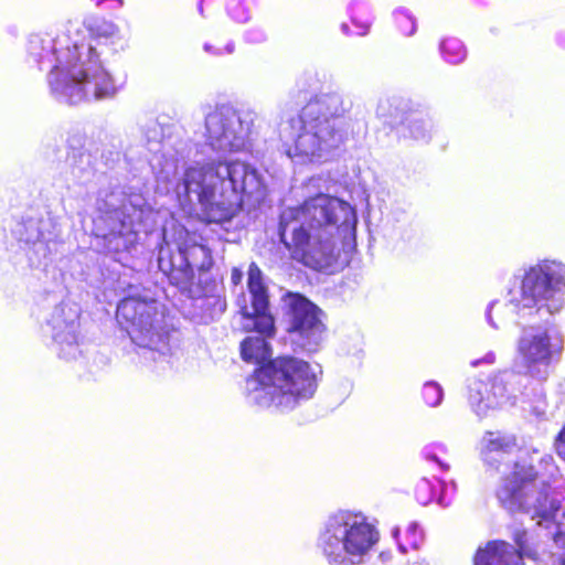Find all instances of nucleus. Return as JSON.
<instances>
[{
	"label": "nucleus",
	"mask_w": 565,
	"mask_h": 565,
	"mask_svg": "<svg viewBox=\"0 0 565 565\" xmlns=\"http://www.w3.org/2000/svg\"><path fill=\"white\" fill-rule=\"evenodd\" d=\"M257 114L252 109H236L222 105L205 116V147L217 156L205 163L189 166L181 178L170 180L172 164L166 163L163 179L174 186L180 201L196 202L210 223L230 221L244 201L260 203L267 195L263 175L252 164L234 160L222 161L230 153L243 151L249 141Z\"/></svg>",
	"instance_id": "obj_1"
},
{
	"label": "nucleus",
	"mask_w": 565,
	"mask_h": 565,
	"mask_svg": "<svg viewBox=\"0 0 565 565\" xmlns=\"http://www.w3.org/2000/svg\"><path fill=\"white\" fill-rule=\"evenodd\" d=\"M56 34H33L28 52L41 67L49 66V84L56 98L70 104L113 97L116 85L105 70L92 41L114 43L121 39L119 28L100 17H87Z\"/></svg>",
	"instance_id": "obj_2"
},
{
	"label": "nucleus",
	"mask_w": 565,
	"mask_h": 565,
	"mask_svg": "<svg viewBox=\"0 0 565 565\" xmlns=\"http://www.w3.org/2000/svg\"><path fill=\"white\" fill-rule=\"evenodd\" d=\"M356 222L355 210L348 202L320 193L284 210L279 232L295 260L323 270L339 256L338 241L349 245L354 239Z\"/></svg>",
	"instance_id": "obj_3"
},
{
	"label": "nucleus",
	"mask_w": 565,
	"mask_h": 565,
	"mask_svg": "<svg viewBox=\"0 0 565 565\" xmlns=\"http://www.w3.org/2000/svg\"><path fill=\"white\" fill-rule=\"evenodd\" d=\"M558 476L551 455H543L537 467L518 460L495 490L504 510L524 513L548 531L552 544L540 554V565H565V497L556 486Z\"/></svg>",
	"instance_id": "obj_4"
},
{
	"label": "nucleus",
	"mask_w": 565,
	"mask_h": 565,
	"mask_svg": "<svg viewBox=\"0 0 565 565\" xmlns=\"http://www.w3.org/2000/svg\"><path fill=\"white\" fill-rule=\"evenodd\" d=\"M565 264L556 259H542L524 268L519 286L508 292V302L494 301L488 309L489 323L498 329L508 309L518 318L526 319L542 312L555 315L564 306Z\"/></svg>",
	"instance_id": "obj_5"
},
{
	"label": "nucleus",
	"mask_w": 565,
	"mask_h": 565,
	"mask_svg": "<svg viewBox=\"0 0 565 565\" xmlns=\"http://www.w3.org/2000/svg\"><path fill=\"white\" fill-rule=\"evenodd\" d=\"M316 390L315 367L294 356L277 358L246 380V392L252 403L281 412L291 411L308 401Z\"/></svg>",
	"instance_id": "obj_6"
},
{
	"label": "nucleus",
	"mask_w": 565,
	"mask_h": 565,
	"mask_svg": "<svg viewBox=\"0 0 565 565\" xmlns=\"http://www.w3.org/2000/svg\"><path fill=\"white\" fill-rule=\"evenodd\" d=\"M379 539L376 526L366 515L339 510L321 525L317 546L329 565H362Z\"/></svg>",
	"instance_id": "obj_7"
},
{
	"label": "nucleus",
	"mask_w": 565,
	"mask_h": 565,
	"mask_svg": "<svg viewBox=\"0 0 565 565\" xmlns=\"http://www.w3.org/2000/svg\"><path fill=\"white\" fill-rule=\"evenodd\" d=\"M146 212L142 196L111 193L98 202L97 214L93 220L94 234L110 254L130 252L138 239L136 225L142 221Z\"/></svg>",
	"instance_id": "obj_8"
},
{
	"label": "nucleus",
	"mask_w": 565,
	"mask_h": 565,
	"mask_svg": "<svg viewBox=\"0 0 565 565\" xmlns=\"http://www.w3.org/2000/svg\"><path fill=\"white\" fill-rule=\"evenodd\" d=\"M281 149L296 163L328 161L343 142V134L332 121L292 116L279 125Z\"/></svg>",
	"instance_id": "obj_9"
},
{
	"label": "nucleus",
	"mask_w": 565,
	"mask_h": 565,
	"mask_svg": "<svg viewBox=\"0 0 565 565\" xmlns=\"http://www.w3.org/2000/svg\"><path fill=\"white\" fill-rule=\"evenodd\" d=\"M116 318L131 341L142 349L166 355L170 332L162 303L148 296H128L117 306Z\"/></svg>",
	"instance_id": "obj_10"
},
{
	"label": "nucleus",
	"mask_w": 565,
	"mask_h": 565,
	"mask_svg": "<svg viewBox=\"0 0 565 565\" xmlns=\"http://www.w3.org/2000/svg\"><path fill=\"white\" fill-rule=\"evenodd\" d=\"M564 349L562 335L546 324H530L521 329L515 341V352L526 374L535 380L545 381L552 363Z\"/></svg>",
	"instance_id": "obj_11"
},
{
	"label": "nucleus",
	"mask_w": 565,
	"mask_h": 565,
	"mask_svg": "<svg viewBox=\"0 0 565 565\" xmlns=\"http://www.w3.org/2000/svg\"><path fill=\"white\" fill-rule=\"evenodd\" d=\"M177 235L174 244L178 252L172 254L169 243L167 246H161L158 254V267L173 285L185 289L192 284L195 269L205 270L211 267L212 257L210 250L185 228H178ZM164 239H167V233H164Z\"/></svg>",
	"instance_id": "obj_12"
},
{
	"label": "nucleus",
	"mask_w": 565,
	"mask_h": 565,
	"mask_svg": "<svg viewBox=\"0 0 565 565\" xmlns=\"http://www.w3.org/2000/svg\"><path fill=\"white\" fill-rule=\"evenodd\" d=\"M525 380L510 370L495 373L487 381L475 379L468 385V403L478 417H488L497 409L514 405L523 393Z\"/></svg>",
	"instance_id": "obj_13"
},
{
	"label": "nucleus",
	"mask_w": 565,
	"mask_h": 565,
	"mask_svg": "<svg viewBox=\"0 0 565 565\" xmlns=\"http://www.w3.org/2000/svg\"><path fill=\"white\" fill-rule=\"evenodd\" d=\"M248 292L242 291L236 298V306L242 317L245 331L269 334L274 330V318L269 313L268 290L263 274L255 263L248 268Z\"/></svg>",
	"instance_id": "obj_14"
},
{
	"label": "nucleus",
	"mask_w": 565,
	"mask_h": 565,
	"mask_svg": "<svg viewBox=\"0 0 565 565\" xmlns=\"http://www.w3.org/2000/svg\"><path fill=\"white\" fill-rule=\"evenodd\" d=\"M285 301L288 307L292 341L308 352L316 351L324 331L318 307L298 294L289 295Z\"/></svg>",
	"instance_id": "obj_15"
},
{
	"label": "nucleus",
	"mask_w": 565,
	"mask_h": 565,
	"mask_svg": "<svg viewBox=\"0 0 565 565\" xmlns=\"http://www.w3.org/2000/svg\"><path fill=\"white\" fill-rule=\"evenodd\" d=\"M78 317L77 306L62 303L57 306L49 324L52 328V337L58 347L60 356L65 360L76 359L79 354L78 349Z\"/></svg>",
	"instance_id": "obj_16"
},
{
	"label": "nucleus",
	"mask_w": 565,
	"mask_h": 565,
	"mask_svg": "<svg viewBox=\"0 0 565 565\" xmlns=\"http://www.w3.org/2000/svg\"><path fill=\"white\" fill-rule=\"evenodd\" d=\"M51 225L50 220L28 218L17 224L13 230L14 236L20 242L31 246L29 258L32 265H40L42 259L51 253L50 243L53 239V234L50 231Z\"/></svg>",
	"instance_id": "obj_17"
},
{
	"label": "nucleus",
	"mask_w": 565,
	"mask_h": 565,
	"mask_svg": "<svg viewBox=\"0 0 565 565\" xmlns=\"http://www.w3.org/2000/svg\"><path fill=\"white\" fill-rule=\"evenodd\" d=\"M518 548L507 542L494 541L480 547L475 556V565H524L523 555H530L526 547V533H516Z\"/></svg>",
	"instance_id": "obj_18"
},
{
	"label": "nucleus",
	"mask_w": 565,
	"mask_h": 565,
	"mask_svg": "<svg viewBox=\"0 0 565 565\" xmlns=\"http://www.w3.org/2000/svg\"><path fill=\"white\" fill-rule=\"evenodd\" d=\"M349 110L343 97L337 93L322 94L311 99L301 111V116L317 121H332Z\"/></svg>",
	"instance_id": "obj_19"
},
{
	"label": "nucleus",
	"mask_w": 565,
	"mask_h": 565,
	"mask_svg": "<svg viewBox=\"0 0 565 565\" xmlns=\"http://www.w3.org/2000/svg\"><path fill=\"white\" fill-rule=\"evenodd\" d=\"M269 334L258 333L257 335H249L241 343V354L244 361L260 364L270 356V348L266 341Z\"/></svg>",
	"instance_id": "obj_20"
},
{
	"label": "nucleus",
	"mask_w": 565,
	"mask_h": 565,
	"mask_svg": "<svg viewBox=\"0 0 565 565\" xmlns=\"http://www.w3.org/2000/svg\"><path fill=\"white\" fill-rule=\"evenodd\" d=\"M515 438L499 431H488L480 441L482 460H492L495 451H512L515 448Z\"/></svg>",
	"instance_id": "obj_21"
},
{
	"label": "nucleus",
	"mask_w": 565,
	"mask_h": 565,
	"mask_svg": "<svg viewBox=\"0 0 565 565\" xmlns=\"http://www.w3.org/2000/svg\"><path fill=\"white\" fill-rule=\"evenodd\" d=\"M409 136L416 140H428L434 129V122L428 114L414 113L406 119Z\"/></svg>",
	"instance_id": "obj_22"
},
{
	"label": "nucleus",
	"mask_w": 565,
	"mask_h": 565,
	"mask_svg": "<svg viewBox=\"0 0 565 565\" xmlns=\"http://www.w3.org/2000/svg\"><path fill=\"white\" fill-rule=\"evenodd\" d=\"M440 51L444 58L451 64H458L466 58L467 51L459 39L449 38L443 41Z\"/></svg>",
	"instance_id": "obj_23"
},
{
	"label": "nucleus",
	"mask_w": 565,
	"mask_h": 565,
	"mask_svg": "<svg viewBox=\"0 0 565 565\" xmlns=\"http://www.w3.org/2000/svg\"><path fill=\"white\" fill-rule=\"evenodd\" d=\"M394 21L403 35L411 36L416 31V19L409 10L399 8L394 11Z\"/></svg>",
	"instance_id": "obj_24"
},
{
	"label": "nucleus",
	"mask_w": 565,
	"mask_h": 565,
	"mask_svg": "<svg viewBox=\"0 0 565 565\" xmlns=\"http://www.w3.org/2000/svg\"><path fill=\"white\" fill-rule=\"evenodd\" d=\"M436 487L437 484H434L430 480L426 478L420 479L415 488V495L417 501L420 504L426 505L435 500Z\"/></svg>",
	"instance_id": "obj_25"
},
{
	"label": "nucleus",
	"mask_w": 565,
	"mask_h": 565,
	"mask_svg": "<svg viewBox=\"0 0 565 565\" xmlns=\"http://www.w3.org/2000/svg\"><path fill=\"white\" fill-rule=\"evenodd\" d=\"M423 397L425 403L430 407L440 405L444 391L441 386L436 382H426L423 386Z\"/></svg>",
	"instance_id": "obj_26"
},
{
	"label": "nucleus",
	"mask_w": 565,
	"mask_h": 565,
	"mask_svg": "<svg viewBox=\"0 0 565 565\" xmlns=\"http://www.w3.org/2000/svg\"><path fill=\"white\" fill-rule=\"evenodd\" d=\"M436 484L439 489V492L436 491L435 500L438 502L439 505L448 507L454 499L456 492V484L454 482L446 483L440 480H436Z\"/></svg>",
	"instance_id": "obj_27"
},
{
	"label": "nucleus",
	"mask_w": 565,
	"mask_h": 565,
	"mask_svg": "<svg viewBox=\"0 0 565 565\" xmlns=\"http://www.w3.org/2000/svg\"><path fill=\"white\" fill-rule=\"evenodd\" d=\"M447 448L443 444L428 445L424 448L423 452L427 460H431L438 463L443 470H448L449 465L444 462L439 457L438 452H446Z\"/></svg>",
	"instance_id": "obj_28"
},
{
	"label": "nucleus",
	"mask_w": 565,
	"mask_h": 565,
	"mask_svg": "<svg viewBox=\"0 0 565 565\" xmlns=\"http://www.w3.org/2000/svg\"><path fill=\"white\" fill-rule=\"evenodd\" d=\"M406 540L412 548H418L424 541L423 530L416 522H411L406 527Z\"/></svg>",
	"instance_id": "obj_29"
},
{
	"label": "nucleus",
	"mask_w": 565,
	"mask_h": 565,
	"mask_svg": "<svg viewBox=\"0 0 565 565\" xmlns=\"http://www.w3.org/2000/svg\"><path fill=\"white\" fill-rule=\"evenodd\" d=\"M203 49L209 54L221 56L224 54H232L234 52V43L228 42L224 47H215L209 43H205Z\"/></svg>",
	"instance_id": "obj_30"
},
{
	"label": "nucleus",
	"mask_w": 565,
	"mask_h": 565,
	"mask_svg": "<svg viewBox=\"0 0 565 565\" xmlns=\"http://www.w3.org/2000/svg\"><path fill=\"white\" fill-rule=\"evenodd\" d=\"M511 451H495L493 452L492 460H483L486 465L489 467H493L497 470H500V466L507 461L508 456Z\"/></svg>",
	"instance_id": "obj_31"
},
{
	"label": "nucleus",
	"mask_w": 565,
	"mask_h": 565,
	"mask_svg": "<svg viewBox=\"0 0 565 565\" xmlns=\"http://www.w3.org/2000/svg\"><path fill=\"white\" fill-rule=\"evenodd\" d=\"M555 448L557 451V455L565 459V427L559 431L556 441H555Z\"/></svg>",
	"instance_id": "obj_32"
},
{
	"label": "nucleus",
	"mask_w": 565,
	"mask_h": 565,
	"mask_svg": "<svg viewBox=\"0 0 565 565\" xmlns=\"http://www.w3.org/2000/svg\"><path fill=\"white\" fill-rule=\"evenodd\" d=\"M495 362V354L493 352L487 353L482 359L480 360H473L470 362L471 366H478L480 364H493Z\"/></svg>",
	"instance_id": "obj_33"
},
{
	"label": "nucleus",
	"mask_w": 565,
	"mask_h": 565,
	"mask_svg": "<svg viewBox=\"0 0 565 565\" xmlns=\"http://www.w3.org/2000/svg\"><path fill=\"white\" fill-rule=\"evenodd\" d=\"M231 280L233 285L238 286L243 280V271L237 268H233L231 273Z\"/></svg>",
	"instance_id": "obj_34"
},
{
	"label": "nucleus",
	"mask_w": 565,
	"mask_h": 565,
	"mask_svg": "<svg viewBox=\"0 0 565 565\" xmlns=\"http://www.w3.org/2000/svg\"><path fill=\"white\" fill-rule=\"evenodd\" d=\"M235 9H236V8H234V7H231V8H230V13H231V15H232L235 20H237L238 22H245V21H247V19H248V13H247V12H245V10H242V14H237V13L235 12Z\"/></svg>",
	"instance_id": "obj_35"
},
{
	"label": "nucleus",
	"mask_w": 565,
	"mask_h": 565,
	"mask_svg": "<svg viewBox=\"0 0 565 565\" xmlns=\"http://www.w3.org/2000/svg\"><path fill=\"white\" fill-rule=\"evenodd\" d=\"M412 565H430V563L426 558H417L412 563Z\"/></svg>",
	"instance_id": "obj_36"
},
{
	"label": "nucleus",
	"mask_w": 565,
	"mask_h": 565,
	"mask_svg": "<svg viewBox=\"0 0 565 565\" xmlns=\"http://www.w3.org/2000/svg\"><path fill=\"white\" fill-rule=\"evenodd\" d=\"M392 534H393V536H394L395 539H397V536H398V534H399V527H395V529H393Z\"/></svg>",
	"instance_id": "obj_37"
},
{
	"label": "nucleus",
	"mask_w": 565,
	"mask_h": 565,
	"mask_svg": "<svg viewBox=\"0 0 565 565\" xmlns=\"http://www.w3.org/2000/svg\"><path fill=\"white\" fill-rule=\"evenodd\" d=\"M398 546H399V550L405 553L406 552V547L402 544V543H398Z\"/></svg>",
	"instance_id": "obj_38"
},
{
	"label": "nucleus",
	"mask_w": 565,
	"mask_h": 565,
	"mask_svg": "<svg viewBox=\"0 0 565 565\" xmlns=\"http://www.w3.org/2000/svg\"><path fill=\"white\" fill-rule=\"evenodd\" d=\"M264 39V35L263 34H259L257 35L254 41H262Z\"/></svg>",
	"instance_id": "obj_39"
},
{
	"label": "nucleus",
	"mask_w": 565,
	"mask_h": 565,
	"mask_svg": "<svg viewBox=\"0 0 565 565\" xmlns=\"http://www.w3.org/2000/svg\"><path fill=\"white\" fill-rule=\"evenodd\" d=\"M342 30H343V32H344V33H347V31H348V25H347V24H342Z\"/></svg>",
	"instance_id": "obj_40"
}]
</instances>
